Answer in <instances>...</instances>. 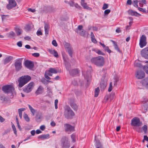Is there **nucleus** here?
I'll list each match as a JSON object with an SVG mask.
<instances>
[{
	"label": "nucleus",
	"mask_w": 148,
	"mask_h": 148,
	"mask_svg": "<svg viewBox=\"0 0 148 148\" xmlns=\"http://www.w3.org/2000/svg\"><path fill=\"white\" fill-rule=\"evenodd\" d=\"M119 80V78L118 76H115L114 77V84L115 86H117V82Z\"/></svg>",
	"instance_id": "obj_28"
},
{
	"label": "nucleus",
	"mask_w": 148,
	"mask_h": 148,
	"mask_svg": "<svg viewBox=\"0 0 148 148\" xmlns=\"http://www.w3.org/2000/svg\"><path fill=\"white\" fill-rule=\"evenodd\" d=\"M25 110V108H21L18 109V112L19 117L20 119H22V112L24 111Z\"/></svg>",
	"instance_id": "obj_29"
},
{
	"label": "nucleus",
	"mask_w": 148,
	"mask_h": 148,
	"mask_svg": "<svg viewBox=\"0 0 148 148\" xmlns=\"http://www.w3.org/2000/svg\"><path fill=\"white\" fill-rule=\"evenodd\" d=\"M70 106L71 107L75 110H76L77 109V106L76 104L73 102H71V103Z\"/></svg>",
	"instance_id": "obj_31"
},
{
	"label": "nucleus",
	"mask_w": 148,
	"mask_h": 148,
	"mask_svg": "<svg viewBox=\"0 0 148 148\" xmlns=\"http://www.w3.org/2000/svg\"><path fill=\"white\" fill-rule=\"evenodd\" d=\"M143 69L146 73L148 75V65L145 66L143 67Z\"/></svg>",
	"instance_id": "obj_46"
},
{
	"label": "nucleus",
	"mask_w": 148,
	"mask_h": 148,
	"mask_svg": "<svg viewBox=\"0 0 148 148\" xmlns=\"http://www.w3.org/2000/svg\"><path fill=\"white\" fill-rule=\"evenodd\" d=\"M24 64L26 67L29 69H32L34 66V64L32 62L27 60L25 61Z\"/></svg>",
	"instance_id": "obj_14"
},
{
	"label": "nucleus",
	"mask_w": 148,
	"mask_h": 148,
	"mask_svg": "<svg viewBox=\"0 0 148 148\" xmlns=\"http://www.w3.org/2000/svg\"><path fill=\"white\" fill-rule=\"evenodd\" d=\"M32 55L36 57H37L39 56L40 54L38 53H33L32 54Z\"/></svg>",
	"instance_id": "obj_54"
},
{
	"label": "nucleus",
	"mask_w": 148,
	"mask_h": 148,
	"mask_svg": "<svg viewBox=\"0 0 148 148\" xmlns=\"http://www.w3.org/2000/svg\"><path fill=\"white\" fill-rule=\"evenodd\" d=\"M40 128L42 131L44 130L45 128V127L44 125H41L40 127Z\"/></svg>",
	"instance_id": "obj_59"
},
{
	"label": "nucleus",
	"mask_w": 148,
	"mask_h": 148,
	"mask_svg": "<svg viewBox=\"0 0 148 148\" xmlns=\"http://www.w3.org/2000/svg\"><path fill=\"white\" fill-rule=\"evenodd\" d=\"M23 117L26 120V121L27 122H29L30 121V119L28 116V115L27 114L24 113L23 114Z\"/></svg>",
	"instance_id": "obj_36"
},
{
	"label": "nucleus",
	"mask_w": 148,
	"mask_h": 148,
	"mask_svg": "<svg viewBox=\"0 0 148 148\" xmlns=\"http://www.w3.org/2000/svg\"><path fill=\"white\" fill-rule=\"evenodd\" d=\"M26 29L27 30H29L31 29V27L30 25L28 24L26 25Z\"/></svg>",
	"instance_id": "obj_61"
},
{
	"label": "nucleus",
	"mask_w": 148,
	"mask_h": 148,
	"mask_svg": "<svg viewBox=\"0 0 148 148\" xmlns=\"http://www.w3.org/2000/svg\"><path fill=\"white\" fill-rule=\"evenodd\" d=\"M43 91V88L41 86H40L38 88L35 92L36 95H38L41 94Z\"/></svg>",
	"instance_id": "obj_22"
},
{
	"label": "nucleus",
	"mask_w": 148,
	"mask_h": 148,
	"mask_svg": "<svg viewBox=\"0 0 148 148\" xmlns=\"http://www.w3.org/2000/svg\"><path fill=\"white\" fill-rule=\"evenodd\" d=\"M142 85L147 88H148V78H145L142 81Z\"/></svg>",
	"instance_id": "obj_21"
},
{
	"label": "nucleus",
	"mask_w": 148,
	"mask_h": 148,
	"mask_svg": "<svg viewBox=\"0 0 148 148\" xmlns=\"http://www.w3.org/2000/svg\"><path fill=\"white\" fill-rule=\"evenodd\" d=\"M65 66L67 70H69L70 74L72 75H74L77 74L79 71L77 69H73L71 71L69 70V68H70V65L69 64H68V66L67 65V64H65Z\"/></svg>",
	"instance_id": "obj_13"
},
{
	"label": "nucleus",
	"mask_w": 148,
	"mask_h": 148,
	"mask_svg": "<svg viewBox=\"0 0 148 148\" xmlns=\"http://www.w3.org/2000/svg\"><path fill=\"white\" fill-rule=\"evenodd\" d=\"M58 73L57 70L54 68H50L48 70H46L45 73V77L47 79L50 80L51 79V78L48 76H52V73Z\"/></svg>",
	"instance_id": "obj_5"
},
{
	"label": "nucleus",
	"mask_w": 148,
	"mask_h": 148,
	"mask_svg": "<svg viewBox=\"0 0 148 148\" xmlns=\"http://www.w3.org/2000/svg\"><path fill=\"white\" fill-rule=\"evenodd\" d=\"M138 9L139 11L142 12L144 13H147L146 10L145 8H143L138 7Z\"/></svg>",
	"instance_id": "obj_44"
},
{
	"label": "nucleus",
	"mask_w": 148,
	"mask_h": 148,
	"mask_svg": "<svg viewBox=\"0 0 148 148\" xmlns=\"http://www.w3.org/2000/svg\"><path fill=\"white\" fill-rule=\"evenodd\" d=\"M13 59V57L11 56H9L6 57L4 60V64H6L9 63Z\"/></svg>",
	"instance_id": "obj_24"
},
{
	"label": "nucleus",
	"mask_w": 148,
	"mask_h": 148,
	"mask_svg": "<svg viewBox=\"0 0 148 148\" xmlns=\"http://www.w3.org/2000/svg\"><path fill=\"white\" fill-rule=\"evenodd\" d=\"M11 124L12 128L14 131V133L15 135H17V131L15 125L12 123V122H11Z\"/></svg>",
	"instance_id": "obj_38"
},
{
	"label": "nucleus",
	"mask_w": 148,
	"mask_h": 148,
	"mask_svg": "<svg viewBox=\"0 0 148 148\" xmlns=\"http://www.w3.org/2000/svg\"><path fill=\"white\" fill-rule=\"evenodd\" d=\"M111 11L110 9L106 10L104 12V14L105 15H108L110 12Z\"/></svg>",
	"instance_id": "obj_49"
},
{
	"label": "nucleus",
	"mask_w": 148,
	"mask_h": 148,
	"mask_svg": "<svg viewBox=\"0 0 148 148\" xmlns=\"http://www.w3.org/2000/svg\"><path fill=\"white\" fill-rule=\"evenodd\" d=\"M17 35H20L22 32V29L19 28H16L15 29Z\"/></svg>",
	"instance_id": "obj_32"
},
{
	"label": "nucleus",
	"mask_w": 148,
	"mask_h": 148,
	"mask_svg": "<svg viewBox=\"0 0 148 148\" xmlns=\"http://www.w3.org/2000/svg\"><path fill=\"white\" fill-rule=\"evenodd\" d=\"M91 62L97 66H101L104 64V59L102 56H99L91 58Z\"/></svg>",
	"instance_id": "obj_3"
},
{
	"label": "nucleus",
	"mask_w": 148,
	"mask_h": 148,
	"mask_svg": "<svg viewBox=\"0 0 148 148\" xmlns=\"http://www.w3.org/2000/svg\"><path fill=\"white\" fill-rule=\"evenodd\" d=\"M28 11L31 12H34L36 11V10L35 9H32L31 8H29L28 9Z\"/></svg>",
	"instance_id": "obj_62"
},
{
	"label": "nucleus",
	"mask_w": 148,
	"mask_h": 148,
	"mask_svg": "<svg viewBox=\"0 0 148 148\" xmlns=\"http://www.w3.org/2000/svg\"><path fill=\"white\" fill-rule=\"evenodd\" d=\"M103 48L104 49L105 51H107L108 53H111V51L110 49H109L108 47L105 46V47Z\"/></svg>",
	"instance_id": "obj_43"
},
{
	"label": "nucleus",
	"mask_w": 148,
	"mask_h": 148,
	"mask_svg": "<svg viewBox=\"0 0 148 148\" xmlns=\"http://www.w3.org/2000/svg\"><path fill=\"white\" fill-rule=\"evenodd\" d=\"M15 36V33L12 31L10 32L8 34V37L11 38H13Z\"/></svg>",
	"instance_id": "obj_40"
},
{
	"label": "nucleus",
	"mask_w": 148,
	"mask_h": 148,
	"mask_svg": "<svg viewBox=\"0 0 148 148\" xmlns=\"http://www.w3.org/2000/svg\"><path fill=\"white\" fill-rule=\"evenodd\" d=\"M49 52L51 54L53 55L56 58H58L59 55L57 52L55 50L49 49L48 50Z\"/></svg>",
	"instance_id": "obj_20"
},
{
	"label": "nucleus",
	"mask_w": 148,
	"mask_h": 148,
	"mask_svg": "<svg viewBox=\"0 0 148 148\" xmlns=\"http://www.w3.org/2000/svg\"><path fill=\"white\" fill-rule=\"evenodd\" d=\"M67 51L69 55L72 57V49L69 47H67Z\"/></svg>",
	"instance_id": "obj_37"
},
{
	"label": "nucleus",
	"mask_w": 148,
	"mask_h": 148,
	"mask_svg": "<svg viewBox=\"0 0 148 148\" xmlns=\"http://www.w3.org/2000/svg\"><path fill=\"white\" fill-rule=\"evenodd\" d=\"M112 43L114 45V47L115 49L116 50L118 51L119 52H120V50L119 48L116 43L115 42L114 40H112Z\"/></svg>",
	"instance_id": "obj_35"
},
{
	"label": "nucleus",
	"mask_w": 148,
	"mask_h": 148,
	"mask_svg": "<svg viewBox=\"0 0 148 148\" xmlns=\"http://www.w3.org/2000/svg\"><path fill=\"white\" fill-rule=\"evenodd\" d=\"M135 75L137 78L141 79L145 77V74L144 71L141 70H138L136 71Z\"/></svg>",
	"instance_id": "obj_12"
},
{
	"label": "nucleus",
	"mask_w": 148,
	"mask_h": 148,
	"mask_svg": "<svg viewBox=\"0 0 148 148\" xmlns=\"http://www.w3.org/2000/svg\"><path fill=\"white\" fill-rule=\"evenodd\" d=\"M112 83L111 82L110 84L109 87L108 89V91L109 92L111 91L112 89Z\"/></svg>",
	"instance_id": "obj_48"
},
{
	"label": "nucleus",
	"mask_w": 148,
	"mask_h": 148,
	"mask_svg": "<svg viewBox=\"0 0 148 148\" xmlns=\"http://www.w3.org/2000/svg\"><path fill=\"white\" fill-rule=\"evenodd\" d=\"M61 143L62 147L64 148H67L69 146V142L66 140L65 136L62 137L61 139Z\"/></svg>",
	"instance_id": "obj_9"
},
{
	"label": "nucleus",
	"mask_w": 148,
	"mask_h": 148,
	"mask_svg": "<svg viewBox=\"0 0 148 148\" xmlns=\"http://www.w3.org/2000/svg\"><path fill=\"white\" fill-rule=\"evenodd\" d=\"M44 28L45 34L46 35H47L48 34L49 30L50 27L49 25L47 24H45Z\"/></svg>",
	"instance_id": "obj_23"
},
{
	"label": "nucleus",
	"mask_w": 148,
	"mask_h": 148,
	"mask_svg": "<svg viewBox=\"0 0 148 148\" xmlns=\"http://www.w3.org/2000/svg\"><path fill=\"white\" fill-rule=\"evenodd\" d=\"M115 97V93L112 92L110 96H107L105 97V99L107 101L110 99V101L112 100Z\"/></svg>",
	"instance_id": "obj_19"
},
{
	"label": "nucleus",
	"mask_w": 148,
	"mask_h": 148,
	"mask_svg": "<svg viewBox=\"0 0 148 148\" xmlns=\"http://www.w3.org/2000/svg\"><path fill=\"white\" fill-rule=\"evenodd\" d=\"M143 130L144 131V132L145 134H146L147 132V127L146 125H144L142 127Z\"/></svg>",
	"instance_id": "obj_42"
},
{
	"label": "nucleus",
	"mask_w": 148,
	"mask_h": 148,
	"mask_svg": "<svg viewBox=\"0 0 148 148\" xmlns=\"http://www.w3.org/2000/svg\"><path fill=\"white\" fill-rule=\"evenodd\" d=\"M74 2L72 1H69V4L71 6L73 7L74 6Z\"/></svg>",
	"instance_id": "obj_55"
},
{
	"label": "nucleus",
	"mask_w": 148,
	"mask_h": 148,
	"mask_svg": "<svg viewBox=\"0 0 148 148\" xmlns=\"http://www.w3.org/2000/svg\"><path fill=\"white\" fill-rule=\"evenodd\" d=\"M64 127L66 131H72L74 130V127L68 124H65Z\"/></svg>",
	"instance_id": "obj_17"
},
{
	"label": "nucleus",
	"mask_w": 148,
	"mask_h": 148,
	"mask_svg": "<svg viewBox=\"0 0 148 148\" xmlns=\"http://www.w3.org/2000/svg\"><path fill=\"white\" fill-rule=\"evenodd\" d=\"M76 32L77 34H79L82 36H85L86 31L84 30H82L81 31L76 30Z\"/></svg>",
	"instance_id": "obj_30"
},
{
	"label": "nucleus",
	"mask_w": 148,
	"mask_h": 148,
	"mask_svg": "<svg viewBox=\"0 0 148 148\" xmlns=\"http://www.w3.org/2000/svg\"><path fill=\"white\" fill-rule=\"evenodd\" d=\"M52 43V45L55 47H57L58 45L57 43L55 40H53Z\"/></svg>",
	"instance_id": "obj_52"
},
{
	"label": "nucleus",
	"mask_w": 148,
	"mask_h": 148,
	"mask_svg": "<svg viewBox=\"0 0 148 148\" xmlns=\"http://www.w3.org/2000/svg\"><path fill=\"white\" fill-rule=\"evenodd\" d=\"M96 146L97 147L96 148H102V145L99 142L97 143L96 145Z\"/></svg>",
	"instance_id": "obj_45"
},
{
	"label": "nucleus",
	"mask_w": 148,
	"mask_h": 148,
	"mask_svg": "<svg viewBox=\"0 0 148 148\" xmlns=\"http://www.w3.org/2000/svg\"><path fill=\"white\" fill-rule=\"evenodd\" d=\"M142 56L145 59H148V47L145 48L141 51Z\"/></svg>",
	"instance_id": "obj_16"
},
{
	"label": "nucleus",
	"mask_w": 148,
	"mask_h": 148,
	"mask_svg": "<svg viewBox=\"0 0 148 148\" xmlns=\"http://www.w3.org/2000/svg\"><path fill=\"white\" fill-rule=\"evenodd\" d=\"M143 69L146 73L148 75V65L145 66L143 67Z\"/></svg>",
	"instance_id": "obj_47"
},
{
	"label": "nucleus",
	"mask_w": 148,
	"mask_h": 148,
	"mask_svg": "<svg viewBox=\"0 0 148 148\" xmlns=\"http://www.w3.org/2000/svg\"><path fill=\"white\" fill-rule=\"evenodd\" d=\"M131 125L132 126L139 127L142 125V123L140 121L138 118L135 117L132 120Z\"/></svg>",
	"instance_id": "obj_7"
},
{
	"label": "nucleus",
	"mask_w": 148,
	"mask_h": 148,
	"mask_svg": "<svg viewBox=\"0 0 148 148\" xmlns=\"http://www.w3.org/2000/svg\"><path fill=\"white\" fill-rule=\"evenodd\" d=\"M64 114L65 117L67 119H71L75 115L74 112L69 106H66L65 108Z\"/></svg>",
	"instance_id": "obj_4"
},
{
	"label": "nucleus",
	"mask_w": 148,
	"mask_h": 148,
	"mask_svg": "<svg viewBox=\"0 0 148 148\" xmlns=\"http://www.w3.org/2000/svg\"><path fill=\"white\" fill-rule=\"evenodd\" d=\"M34 86V83L33 82H31L27 86H25L23 88V90L25 92L28 93L32 90Z\"/></svg>",
	"instance_id": "obj_8"
},
{
	"label": "nucleus",
	"mask_w": 148,
	"mask_h": 148,
	"mask_svg": "<svg viewBox=\"0 0 148 148\" xmlns=\"http://www.w3.org/2000/svg\"><path fill=\"white\" fill-rule=\"evenodd\" d=\"M108 7V5L107 4L104 3L103 5V7H102V9L103 10H104Z\"/></svg>",
	"instance_id": "obj_50"
},
{
	"label": "nucleus",
	"mask_w": 148,
	"mask_h": 148,
	"mask_svg": "<svg viewBox=\"0 0 148 148\" xmlns=\"http://www.w3.org/2000/svg\"><path fill=\"white\" fill-rule=\"evenodd\" d=\"M83 27V26L82 25H79L78 26V29L77 30H78V31H80L81 30Z\"/></svg>",
	"instance_id": "obj_60"
},
{
	"label": "nucleus",
	"mask_w": 148,
	"mask_h": 148,
	"mask_svg": "<svg viewBox=\"0 0 148 148\" xmlns=\"http://www.w3.org/2000/svg\"><path fill=\"white\" fill-rule=\"evenodd\" d=\"M2 90L5 93L10 94L8 95L10 98H13L14 95L16 94L14 88L11 85H6L3 86L2 88Z\"/></svg>",
	"instance_id": "obj_1"
},
{
	"label": "nucleus",
	"mask_w": 148,
	"mask_h": 148,
	"mask_svg": "<svg viewBox=\"0 0 148 148\" xmlns=\"http://www.w3.org/2000/svg\"><path fill=\"white\" fill-rule=\"evenodd\" d=\"M127 12L129 14L132 16H140L141 15L140 14L138 13L136 11H133L131 9L129 10Z\"/></svg>",
	"instance_id": "obj_18"
},
{
	"label": "nucleus",
	"mask_w": 148,
	"mask_h": 148,
	"mask_svg": "<svg viewBox=\"0 0 148 148\" xmlns=\"http://www.w3.org/2000/svg\"><path fill=\"white\" fill-rule=\"evenodd\" d=\"M77 136V135L75 134H73L71 135V137L72 140L73 141L75 142L76 140V138Z\"/></svg>",
	"instance_id": "obj_39"
},
{
	"label": "nucleus",
	"mask_w": 148,
	"mask_h": 148,
	"mask_svg": "<svg viewBox=\"0 0 148 148\" xmlns=\"http://www.w3.org/2000/svg\"><path fill=\"white\" fill-rule=\"evenodd\" d=\"M17 3L15 0H9V3L6 6L8 10H10L16 6Z\"/></svg>",
	"instance_id": "obj_11"
},
{
	"label": "nucleus",
	"mask_w": 148,
	"mask_h": 148,
	"mask_svg": "<svg viewBox=\"0 0 148 148\" xmlns=\"http://www.w3.org/2000/svg\"><path fill=\"white\" fill-rule=\"evenodd\" d=\"M138 2L139 4V6L141 7H143V4L141 2V1H138Z\"/></svg>",
	"instance_id": "obj_63"
},
{
	"label": "nucleus",
	"mask_w": 148,
	"mask_h": 148,
	"mask_svg": "<svg viewBox=\"0 0 148 148\" xmlns=\"http://www.w3.org/2000/svg\"><path fill=\"white\" fill-rule=\"evenodd\" d=\"M82 6L84 8L88 9V10H91L92 8L89 7H88L87 4L86 3H82L81 4Z\"/></svg>",
	"instance_id": "obj_33"
},
{
	"label": "nucleus",
	"mask_w": 148,
	"mask_h": 148,
	"mask_svg": "<svg viewBox=\"0 0 148 148\" xmlns=\"http://www.w3.org/2000/svg\"><path fill=\"white\" fill-rule=\"evenodd\" d=\"M98 54L102 55H104V54L100 50H98L97 52Z\"/></svg>",
	"instance_id": "obj_57"
},
{
	"label": "nucleus",
	"mask_w": 148,
	"mask_h": 148,
	"mask_svg": "<svg viewBox=\"0 0 148 148\" xmlns=\"http://www.w3.org/2000/svg\"><path fill=\"white\" fill-rule=\"evenodd\" d=\"M49 135L48 134H46L42 135L39 136L38 137V139H46L49 138Z\"/></svg>",
	"instance_id": "obj_26"
},
{
	"label": "nucleus",
	"mask_w": 148,
	"mask_h": 148,
	"mask_svg": "<svg viewBox=\"0 0 148 148\" xmlns=\"http://www.w3.org/2000/svg\"><path fill=\"white\" fill-rule=\"evenodd\" d=\"M100 90L99 87L96 88L95 91V97H97L99 93Z\"/></svg>",
	"instance_id": "obj_34"
},
{
	"label": "nucleus",
	"mask_w": 148,
	"mask_h": 148,
	"mask_svg": "<svg viewBox=\"0 0 148 148\" xmlns=\"http://www.w3.org/2000/svg\"><path fill=\"white\" fill-rule=\"evenodd\" d=\"M28 106L33 116H34L36 112V110L33 108L30 105L28 104Z\"/></svg>",
	"instance_id": "obj_25"
},
{
	"label": "nucleus",
	"mask_w": 148,
	"mask_h": 148,
	"mask_svg": "<svg viewBox=\"0 0 148 148\" xmlns=\"http://www.w3.org/2000/svg\"><path fill=\"white\" fill-rule=\"evenodd\" d=\"M134 65L135 66L138 67H140L141 66V65L140 64L137 62H135L134 64Z\"/></svg>",
	"instance_id": "obj_56"
},
{
	"label": "nucleus",
	"mask_w": 148,
	"mask_h": 148,
	"mask_svg": "<svg viewBox=\"0 0 148 148\" xmlns=\"http://www.w3.org/2000/svg\"><path fill=\"white\" fill-rule=\"evenodd\" d=\"M31 77L28 75L23 76L20 77L18 79L19 83L18 87L20 88L22 87L31 80Z\"/></svg>",
	"instance_id": "obj_2"
},
{
	"label": "nucleus",
	"mask_w": 148,
	"mask_h": 148,
	"mask_svg": "<svg viewBox=\"0 0 148 148\" xmlns=\"http://www.w3.org/2000/svg\"><path fill=\"white\" fill-rule=\"evenodd\" d=\"M138 0H135L134 1H133V5L136 8H138Z\"/></svg>",
	"instance_id": "obj_41"
},
{
	"label": "nucleus",
	"mask_w": 148,
	"mask_h": 148,
	"mask_svg": "<svg viewBox=\"0 0 148 148\" xmlns=\"http://www.w3.org/2000/svg\"><path fill=\"white\" fill-rule=\"evenodd\" d=\"M17 45L19 47H21L22 46V43L21 41H19L17 43Z\"/></svg>",
	"instance_id": "obj_58"
},
{
	"label": "nucleus",
	"mask_w": 148,
	"mask_h": 148,
	"mask_svg": "<svg viewBox=\"0 0 148 148\" xmlns=\"http://www.w3.org/2000/svg\"><path fill=\"white\" fill-rule=\"evenodd\" d=\"M36 34L38 36H39L40 35H42V32H41V30H38Z\"/></svg>",
	"instance_id": "obj_53"
},
{
	"label": "nucleus",
	"mask_w": 148,
	"mask_h": 148,
	"mask_svg": "<svg viewBox=\"0 0 148 148\" xmlns=\"http://www.w3.org/2000/svg\"><path fill=\"white\" fill-rule=\"evenodd\" d=\"M91 71L90 70L88 71L86 73H83L85 79L87 80L88 82H90L91 80Z\"/></svg>",
	"instance_id": "obj_15"
},
{
	"label": "nucleus",
	"mask_w": 148,
	"mask_h": 148,
	"mask_svg": "<svg viewBox=\"0 0 148 148\" xmlns=\"http://www.w3.org/2000/svg\"><path fill=\"white\" fill-rule=\"evenodd\" d=\"M146 37L144 35H143L141 37L139 42V45L141 48H143L146 45Z\"/></svg>",
	"instance_id": "obj_10"
},
{
	"label": "nucleus",
	"mask_w": 148,
	"mask_h": 148,
	"mask_svg": "<svg viewBox=\"0 0 148 148\" xmlns=\"http://www.w3.org/2000/svg\"><path fill=\"white\" fill-rule=\"evenodd\" d=\"M22 58H19L15 60L14 65L15 69L16 71H18L22 68Z\"/></svg>",
	"instance_id": "obj_6"
},
{
	"label": "nucleus",
	"mask_w": 148,
	"mask_h": 148,
	"mask_svg": "<svg viewBox=\"0 0 148 148\" xmlns=\"http://www.w3.org/2000/svg\"><path fill=\"white\" fill-rule=\"evenodd\" d=\"M58 99H56L55 101V107L56 109L58 108Z\"/></svg>",
	"instance_id": "obj_51"
},
{
	"label": "nucleus",
	"mask_w": 148,
	"mask_h": 148,
	"mask_svg": "<svg viewBox=\"0 0 148 148\" xmlns=\"http://www.w3.org/2000/svg\"><path fill=\"white\" fill-rule=\"evenodd\" d=\"M90 37L92 41L94 43H97V41L95 38L94 34L92 32L90 33Z\"/></svg>",
	"instance_id": "obj_27"
},
{
	"label": "nucleus",
	"mask_w": 148,
	"mask_h": 148,
	"mask_svg": "<svg viewBox=\"0 0 148 148\" xmlns=\"http://www.w3.org/2000/svg\"><path fill=\"white\" fill-rule=\"evenodd\" d=\"M17 126H18V129L20 130H21V126L19 124V122H18V121H17Z\"/></svg>",
	"instance_id": "obj_64"
}]
</instances>
